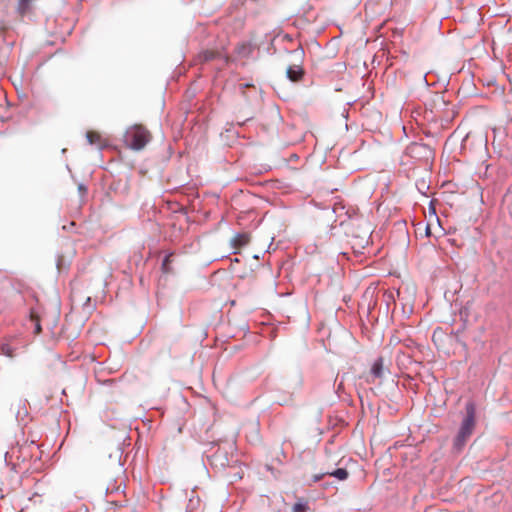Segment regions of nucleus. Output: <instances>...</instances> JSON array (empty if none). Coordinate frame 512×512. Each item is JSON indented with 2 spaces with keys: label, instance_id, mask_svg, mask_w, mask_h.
Returning <instances> with one entry per match:
<instances>
[{
  "label": "nucleus",
  "instance_id": "20e7f679",
  "mask_svg": "<svg viewBox=\"0 0 512 512\" xmlns=\"http://www.w3.org/2000/svg\"><path fill=\"white\" fill-rule=\"evenodd\" d=\"M250 242V235L248 233H240L235 235L231 239L232 247L235 249L234 253H238L241 248L249 244Z\"/></svg>",
  "mask_w": 512,
  "mask_h": 512
},
{
  "label": "nucleus",
  "instance_id": "423d86ee",
  "mask_svg": "<svg viewBox=\"0 0 512 512\" xmlns=\"http://www.w3.org/2000/svg\"><path fill=\"white\" fill-rule=\"evenodd\" d=\"M86 138L91 145H95L98 148H103L106 146V141L102 138L101 134L97 131H88L86 133Z\"/></svg>",
  "mask_w": 512,
  "mask_h": 512
},
{
  "label": "nucleus",
  "instance_id": "f03ea898",
  "mask_svg": "<svg viewBox=\"0 0 512 512\" xmlns=\"http://www.w3.org/2000/svg\"><path fill=\"white\" fill-rule=\"evenodd\" d=\"M466 415L461 423L458 435L455 439V445L462 447L467 439L472 435L476 423V405L469 401L465 406Z\"/></svg>",
  "mask_w": 512,
  "mask_h": 512
},
{
  "label": "nucleus",
  "instance_id": "6e6552de",
  "mask_svg": "<svg viewBox=\"0 0 512 512\" xmlns=\"http://www.w3.org/2000/svg\"><path fill=\"white\" fill-rule=\"evenodd\" d=\"M32 9V0H18L17 11L21 16L26 15Z\"/></svg>",
  "mask_w": 512,
  "mask_h": 512
},
{
  "label": "nucleus",
  "instance_id": "ddd939ff",
  "mask_svg": "<svg viewBox=\"0 0 512 512\" xmlns=\"http://www.w3.org/2000/svg\"><path fill=\"white\" fill-rule=\"evenodd\" d=\"M307 510H308V505H307V502H305V501H298L292 507L293 512H306Z\"/></svg>",
  "mask_w": 512,
  "mask_h": 512
},
{
  "label": "nucleus",
  "instance_id": "2eb2a0df",
  "mask_svg": "<svg viewBox=\"0 0 512 512\" xmlns=\"http://www.w3.org/2000/svg\"><path fill=\"white\" fill-rule=\"evenodd\" d=\"M1 351L4 355L8 356V357H13V350L12 348L9 346V345H3L1 347Z\"/></svg>",
  "mask_w": 512,
  "mask_h": 512
},
{
  "label": "nucleus",
  "instance_id": "4468645a",
  "mask_svg": "<svg viewBox=\"0 0 512 512\" xmlns=\"http://www.w3.org/2000/svg\"><path fill=\"white\" fill-rule=\"evenodd\" d=\"M202 56L205 61H210L219 56V53L214 50H207L203 52Z\"/></svg>",
  "mask_w": 512,
  "mask_h": 512
},
{
  "label": "nucleus",
  "instance_id": "0eeeda50",
  "mask_svg": "<svg viewBox=\"0 0 512 512\" xmlns=\"http://www.w3.org/2000/svg\"><path fill=\"white\" fill-rule=\"evenodd\" d=\"M286 74L291 81L298 82L303 78L304 70L301 66L294 65L288 67Z\"/></svg>",
  "mask_w": 512,
  "mask_h": 512
},
{
  "label": "nucleus",
  "instance_id": "dca6fc26",
  "mask_svg": "<svg viewBox=\"0 0 512 512\" xmlns=\"http://www.w3.org/2000/svg\"><path fill=\"white\" fill-rule=\"evenodd\" d=\"M325 475H328V472H324V473H321V474H315L313 475V479L312 481L313 482H318L320 481Z\"/></svg>",
  "mask_w": 512,
  "mask_h": 512
},
{
  "label": "nucleus",
  "instance_id": "9b49d317",
  "mask_svg": "<svg viewBox=\"0 0 512 512\" xmlns=\"http://www.w3.org/2000/svg\"><path fill=\"white\" fill-rule=\"evenodd\" d=\"M73 297H74V299H75V300H77V301H79V302H80V301H84V302H83V306H87V307H89V306H90V305H89V303H90V299H91V298H90V296L84 297V296L82 295L81 291H78V290H77V291H74V292H73Z\"/></svg>",
  "mask_w": 512,
  "mask_h": 512
},
{
  "label": "nucleus",
  "instance_id": "1a4fd4ad",
  "mask_svg": "<svg viewBox=\"0 0 512 512\" xmlns=\"http://www.w3.org/2000/svg\"><path fill=\"white\" fill-rule=\"evenodd\" d=\"M328 475L333 476V477L337 478L338 480H345L348 478L349 473L344 468H338L333 472H328Z\"/></svg>",
  "mask_w": 512,
  "mask_h": 512
},
{
  "label": "nucleus",
  "instance_id": "9d476101",
  "mask_svg": "<svg viewBox=\"0 0 512 512\" xmlns=\"http://www.w3.org/2000/svg\"><path fill=\"white\" fill-rule=\"evenodd\" d=\"M428 150V147L426 145H423V144H418V143H412L409 147H408V151L413 154V153H420L422 151H426Z\"/></svg>",
  "mask_w": 512,
  "mask_h": 512
},
{
  "label": "nucleus",
  "instance_id": "f3484780",
  "mask_svg": "<svg viewBox=\"0 0 512 512\" xmlns=\"http://www.w3.org/2000/svg\"><path fill=\"white\" fill-rule=\"evenodd\" d=\"M425 234H426L427 236H430V234H431V229H430V226H429V225H427V226H426V228H425Z\"/></svg>",
  "mask_w": 512,
  "mask_h": 512
},
{
  "label": "nucleus",
  "instance_id": "a211bd4d",
  "mask_svg": "<svg viewBox=\"0 0 512 512\" xmlns=\"http://www.w3.org/2000/svg\"><path fill=\"white\" fill-rule=\"evenodd\" d=\"M79 189L83 190V191H86V189L82 185L79 186Z\"/></svg>",
  "mask_w": 512,
  "mask_h": 512
},
{
  "label": "nucleus",
  "instance_id": "f8f14e48",
  "mask_svg": "<svg viewBox=\"0 0 512 512\" xmlns=\"http://www.w3.org/2000/svg\"><path fill=\"white\" fill-rule=\"evenodd\" d=\"M172 256H173V254L170 253L164 258L162 267H161L163 273L171 272L170 263L172 262Z\"/></svg>",
  "mask_w": 512,
  "mask_h": 512
},
{
  "label": "nucleus",
  "instance_id": "39448f33",
  "mask_svg": "<svg viewBox=\"0 0 512 512\" xmlns=\"http://www.w3.org/2000/svg\"><path fill=\"white\" fill-rule=\"evenodd\" d=\"M389 369L385 366L383 357H378L371 367V375L374 378H382Z\"/></svg>",
  "mask_w": 512,
  "mask_h": 512
},
{
  "label": "nucleus",
  "instance_id": "7ed1b4c3",
  "mask_svg": "<svg viewBox=\"0 0 512 512\" xmlns=\"http://www.w3.org/2000/svg\"><path fill=\"white\" fill-rule=\"evenodd\" d=\"M59 315L60 312L57 306H55L53 315L51 317L48 315L46 311H42L41 314L35 311H31V320L35 324L34 333L37 335L41 333V322H44L47 325H50L51 327H54L58 322Z\"/></svg>",
  "mask_w": 512,
  "mask_h": 512
},
{
  "label": "nucleus",
  "instance_id": "f257e3e1",
  "mask_svg": "<svg viewBox=\"0 0 512 512\" xmlns=\"http://www.w3.org/2000/svg\"><path fill=\"white\" fill-rule=\"evenodd\" d=\"M151 139L150 131L141 124L129 127L124 134L125 145L134 151L143 150Z\"/></svg>",
  "mask_w": 512,
  "mask_h": 512
}]
</instances>
